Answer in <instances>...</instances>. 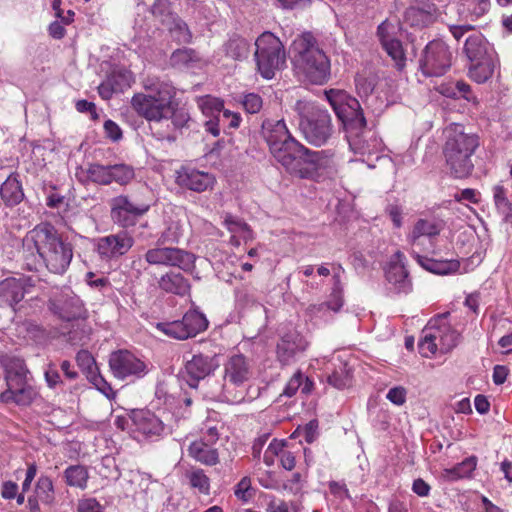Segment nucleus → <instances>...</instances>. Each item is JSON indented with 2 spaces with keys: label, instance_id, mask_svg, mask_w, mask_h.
Returning <instances> with one entry per match:
<instances>
[{
  "label": "nucleus",
  "instance_id": "nucleus-18",
  "mask_svg": "<svg viewBox=\"0 0 512 512\" xmlns=\"http://www.w3.org/2000/svg\"><path fill=\"white\" fill-rule=\"evenodd\" d=\"M109 367L112 374L120 380L142 378L148 372L146 363L126 349L110 354Z\"/></svg>",
  "mask_w": 512,
  "mask_h": 512
},
{
  "label": "nucleus",
  "instance_id": "nucleus-41",
  "mask_svg": "<svg viewBox=\"0 0 512 512\" xmlns=\"http://www.w3.org/2000/svg\"><path fill=\"white\" fill-rule=\"evenodd\" d=\"M122 78L124 79L122 83H116L115 77H108L98 87L100 96L103 99L108 100L112 97L113 93L122 92L124 89L130 87L132 76L129 74H123Z\"/></svg>",
  "mask_w": 512,
  "mask_h": 512
},
{
  "label": "nucleus",
  "instance_id": "nucleus-10",
  "mask_svg": "<svg viewBox=\"0 0 512 512\" xmlns=\"http://www.w3.org/2000/svg\"><path fill=\"white\" fill-rule=\"evenodd\" d=\"M254 375L253 364L242 354L228 357L224 363L222 396L230 403H238L244 398L243 387Z\"/></svg>",
  "mask_w": 512,
  "mask_h": 512
},
{
  "label": "nucleus",
  "instance_id": "nucleus-20",
  "mask_svg": "<svg viewBox=\"0 0 512 512\" xmlns=\"http://www.w3.org/2000/svg\"><path fill=\"white\" fill-rule=\"evenodd\" d=\"M175 181L182 188L201 193L212 189L216 179L211 173L189 166H182L176 171Z\"/></svg>",
  "mask_w": 512,
  "mask_h": 512
},
{
  "label": "nucleus",
  "instance_id": "nucleus-48",
  "mask_svg": "<svg viewBox=\"0 0 512 512\" xmlns=\"http://www.w3.org/2000/svg\"><path fill=\"white\" fill-rule=\"evenodd\" d=\"M169 26L170 33L174 40L178 43L187 44L192 40V33L190 32L187 24L181 20L179 17L173 19Z\"/></svg>",
  "mask_w": 512,
  "mask_h": 512
},
{
  "label": "nucleus",
  "instance_id": "nucleus-50",
  "mask_svg": "<svg viewBox=\"0 0 512 512\" xmlns=\"http://www.w3.org/2000/svg\"><path fill=\"white\" fill-rule=\"evenodd\" d=\"M387 54L395 61L396 65L401 68L404 65L405 55L401 42L398 39H389L381 43Z\"/></svg>",
  "mask_w": 512,
  "mask_h": 512
},
{
  "label": "nucleus",
  "instance_id": "nucleus-26",
  "mask_svg": "<svg viewBox=\"0 0 512 512\" xmlns=\"http://www.w3.org/2000/svg\"><path fill=\"white\" fill-rule=\"evenodd\" d=\"M27 282L23 277H9L0 281V307L9 306L14 309L27 292Z\"/></svg>",
  "mask_w": 512,
  "mask_h": 512
},
{
  "label": "nucleus",
  "instance_id": "nucleus-11",
  "mask_svg": "<svg viewBox=\"0 0 512 512\" xmlns=\"http://www.w3.org/2000/svg\"><path fill=\"white\" fill-rule=\"evenodd\" d=\"M254 53L257 71L264 79L274 78L277 71L286 63V52L280 39L273 33L266 31L255 41Z\"/></svg>",
  "mask_w": 512,
  "mask_h": 512
},
{
  "label": "nucleus",
  "instance_id": "nucleus-30",
  "mask_svg": "<svg viewBox=\"0 0 512 512\" xmlns=\"http://www.w3.org/2000/svg\"><path fill=\"white\" fill-rule=\"evenodd\" d=\"M158 286L166 293L178 296H185L189 294L191 289L188 279H186L181 273L173 271L162 275L158 281Z\"/></svg>",
  "mask_w": 512,
  "mask_h": 512
},
{
  "label": "nucleus",
  "instance_id": "nucleus-37",
  "mask_svg": "<svg viewBox=\"0 0 512 512\" xmlns=\"http://www.w3.org/2000/svg\"><path fill=\"white\" fill-rule=\"evenodd\" d=\"M477 466V457L470 456L452 468L445 469L443 476L449 481L470 477Z\"/></svg>",
  "mask_w": 512,
  "mask_h": 512
},
{
  "label": "nucleus",
  "instance_id": "nucleus-49",
  "mask_svg": "<svg viewBox=\"0 0 512 512\" xmlns=\"http://www.w3.org/2000/svg\"><path fill=\"white\" fill-rule=\"evenodd\" d=\"M151 13L166 25L170 24V22L177 17L172 12L171 2L169 0H155L151 7Z\"/></svg>",
  "mask_w": 512,
  "mask_h": 512
},
{
  "label": "nucleus",
  "instance_id": "nucleus-60",
  "mask_svg": "<svg viewBox=\"0 0 512 512\" xmlns=\"http://www.w3.org/2000/svg\"><path fill=\"white\" fill-rule=\"evenodd\" d=\"M395 27L388 20L383 21L377 28V36L381 43L389 39H395L393 37Z\"/></svg>",
  "mask_w": 512,
  "mask_h": 512
},
{
  "label": "nucleus",
  "instance_id": "nucleus-59",
  "mask_svg": "<svg viewBox=\"0 0 512 512\" xmlns=\"http://www.w3.org/2000/svg\"><path fill=\"white\" fill-rule=\"evenodd\" d=\"M78 512H103L102 505L95 498L81 499L77 506Z\"/></svg>",
  "mask_w": 512,
  "mask_h": 512
},
{
  "label": "nucleus",
  "instance_id": "nucleus-38",
  "mask_svg": "<svg viewBox=\"0 0 512 512\" xmlns=\"http://www.w3.org/2000/svg\"><path fill=\"white\" fill-rule=\"evenodd\" d=\"M491 7L490 0H460L461 12L471 21H476L486 15Z\"/></svg>",
  "mask_w": 512,
  "mask_h": 512
},
{
  "label": "nucleus",
  "instance_id": "nucleus-34",
  "mask_svg": "<svg viewBox=\"0 0 512 512\" xmlns=\"http://www.w3.org/2000/svg\"><path fill=\"white\" fill-rule=\"evenodd\" d=\"M223 49L227 57L242 61L250 54V43L239 35H233L225 42Z\"/></svg>",
  "mask_w": 512,
  "mask_h": 512
},
{
  "label": "nucleus",
  "instance_id": "nucleus-4",
  "mask_svg": "<svg viewBox=\"0 0 512 512\" xmlns=\"http://www.w3.org/2000/svg\"><path fill=\"white\" fill-rule=\"evenodd\" d=\"M296 72L311 84L322 85L330 77V60L310 32L298 36L292 44Z\"/></svg>",
  "mask_w": 512,
  "mask_h": 512
},
{
  "label": "nucleus",
  "instance_id": "nucleus-25",
  "mask_svg": "<svg viewBox=\"0 0 512 512\" xmlns=\"http://www.w3.org/2000/svg\"><path fill=\"white\" fill-rule=\"evenodd\" d=\"M132 420L135 426L134 431L146 439H157L165 431L163 422L149 411L142 410L134 413Z\"/></svg>",
  "mask_w": 512,
  "mask_h": 512
},
{
  "label": "nucleus",
  "instance_id": "nucleus-28",
  "mask_svg": "<svg viewBox=\"0 0 512 512\" xmlns=\"http://www.w3.org/2000/svg\"><path fill=\"white\" fill-rule=\"evenodd\" d=\"M411 256L416 260V262L425 270L435 273V274H449L456 272L460 263L456 259H435L429 258L427 256H423L416 249L410 250Z\"/></svg>",
  "mask_w": 512,
  "mask_h": 512
},
{
  "label": "nucleus",
  "instance_id": "nucleus-31",
  "mask_svg": "<svg viewBox=\"0 0 512 512\" xmlns=\"http://www.w3.org/2000/svg\"><path fill=\"white\" fill-rule=\"evenodd\" d=\"M464 52L470 62L495 56L493 51L488 50V43L480 33L473 34L466 39Z\"/></svg>",
  "mask_w": 512,
  "mask_h": 512
},
{
  "label": "nucleus",
  "instance_id": "nucleus-42",
  "mask_svg": "<svg viewBox=\"0 0 512 512\" xmlns=\"http://www.w3.org/2000/svg\"><path fill=\"white\" fill-rule=\"evenodd\" d=\"M312 387L313 383L308 377L304 376L301 372H296L287 382L283 394L287 397H292L299 389H301L303 394H309Z\"/></svg>",
  "mask_w": 512,
  "mask_h": 512
},
{
  "label": "nucleus",
  "instance_id": "nucleus-36",
  "mask_svg": "<svg viewBox=\"0 0 512 512\" xmlns=\"http://www.w3.org/2000/svg\"><path fill=\"white\" fill-rule=\"evenodd\" d=\"M327 383L342 390L352 384V371L347 363L340 362L331 372H327Z\"/></svg>",
  "mask_w": 512,
  "mask_h": 512
},
{
  "label": "nucleus",
  "instance_id": "nucleus-47",
  "mask_svg": "<svg viewBox=\"0 0 512 512\" xmlns=\"http://www.w3.org/2000/svg\"><path fill=\"white\" fill-rule=\"evenodd\" d=\"M35 493L42 503L52 504L55 498L52 480L47 476H41L36 483Z\"/></svg>",
  "mask_w": 512,
  "mask_h": 512
},
{
  "label": "nucleus",
  "instance_id": "nucleus-7",
  "mask_svg": "<svg viewBox=\"0 0 512 512\" xmlns=\"http://www.w3.org/2000/svg\"><path fill=\"white\" fill-rule=\"evenodd\" d=\"M294 111L299 117V129L309 144L319 147L329 141L334 129L327 110L314 102L298 100Z\"/></svg>",
  "mask_w": 512,
  "mask_h": 512
},
{
  "label": "nucleus",
  "instance_id": "nucleus-44",
  "mask_svg": "<svg viewBox=\"0 0 512 512\" xmlns=\"http://www.w3.org/2000/svg\"><path fill=\"white\" fill-rule=\"evenodd\" d=\"M197 104L202 113L208 118L217 116L224 110L223 101L210 95L199 97L197 99Z\"/></svg>",
  "mask_w": 512,
  "mask_h": 512
},
{
  "label": "nucleus",
  "instance_id": "nucleus-53",
  "mask_svg": "<svg viewBox=\"0 0 512 512\" xmlns=\"http://www.w3.org/2000/svg\"><path fill=\"white\" fill-rule=\"evenodd\" d=\"M493 199L496 207L503 213H510L512 211V204L506 197V189L502 185L493 187Z\"/></svg>",
  "mask_w": 512,
  "mask_h": 512
},
{
  "label": "nucleus",
  "instance_id": "nucleus-39",
  "mask_svg": "<svg viewBox=\"0 0 512 512\" xmlns=\"http://www.w3.org/2000/svg\"><path fill=\"white\" fill-rule=\"evenodd\" d=\"M200 61L198 53L191 48H180L170 56V63L173 67L182 69L195 66Z\"/></svg>",
  "mask_w": 512,
  "mask_h": 512
},
{
  "label": "nucleus",
  "instance_id": "nucleus-3",
  "mask_svg": "<svg viewBox=\"0 0 512 512\" xmlns=\"http://www.w3.org/2000/svg\"><path fill=\"white\" fill-rule=\"evenodd\" d=\"M147 93H136L131 98V107L147 121L159 122L168 119L176 89L167 78L148 76L142 82Z\"/></svg>",
  "mask_w": 512,
  "mask_h": 512
},
{
  "label": "nucleus",
  "instance_id": "nucleus-51",
  "mask_svg": "<svg viewBox=\"0 0 512 512\" xmlns=\"http://www.w3.org/2000/svg\"><path fill=\"white\" fill-rule=\"evenodd\" d=\"M76 362L79 368L90 378L98 372L96 361L87 350H80L76 355Z\"/></svg>",
  "mask_w": 512,
  "mask_h": 512
},
{
  "label": "nucleus",
  "instance_id": "nucleus-14",
  "mask_svg": "<svg viewBox=\"0 0 512 512\" xmlns=\"http://www.w3.org/2000/svg\"><path fill=\"white\" fill-rule=\"evenodd\" d=\"M159 244L145 253V261L150 265L177 267L184 272H192L195 268L196 256L177 247Z\"/></svg>",
  "mask_w": 512,
  "mask_h": 512
},
{
  "label": "nucleus",
  "instance_id": "nucleus-45",
  "mask_svg": "<svg viewBox=\"0 0 512 512\" xmlns=\"http://www.w3.org/2000/svg\"><path fill=\"white\" fill-rule=\"evenodd\" d=\"M88 180L99 185L110 184V165L105 166L97 163L89 164L86 169Z\"/></svg>",
  "mask_w": 512,
  "mask_h": 512
},
{
  "label": "nucleus",
  "instance_id": "nucleus-62",
  "mask_svg": "<svg viewBox=\"0 0 512 512\" xmlns=\"http://www.w3.org/2000/svg\"><path fill=\"white\" fill-rule=\"evenodd\" d=\"M204 126L206 131L209 132L214 137H218L221 132V127H224L223 120L220 117V114L206 120Z\"/></svg>",
  "mask_w": 512,
  "mask_h": 512
},
{
  "label": "nucleus",
  "instance_id": "nucleus-9",
  "mask_svg": "<svg viewBox=\"0 0 512 512\" xmlns=\"http://www.w3.org/2000/svg\"><path fill=\"white\" fill-rule=\"evenodd\" d=\"M459 334L447 322L446 315L431 319L422 331L419 352L429 358L437 351L447 353L456 347Z\"/></svg>",
  "mask_w": 512,
  "mask_h": 512
},
{
  "label": "nucleus",
  "instance_id": "nucleus-43",
  "mask_svg": "<svg viewBox=\"0 0 512 512\" xmlns=\"http://www.w3.org/2000/svg\"><path fill=\"white\" fill-rule=\"evenodd\" d=\"M186 478L192 488L197 489L201 494L208 495L210 492V479L201 468H192L186 472Z\"/></svg>",
  "mask_w": 512,
  "mask_h": 512
},
{
  "label": "nucleus",
  "instance_id": "nucleus-23",
  "mask_svg": "<svg viewBox=\"0 0 512 512\" xmlns=\"http://www.w3.org/2000/svg\"><path fill=\"white\" fill-rule=\"evenodd\" d=\"M439 16L437 6L429 0H416L405 12L406 22L413 27H425L436 21Z\"/></svg>",
  "mask_w": 512,
  "mask_h": 512
},
{
  "label": "nucleus",
  "instance_id": "nucleus-1",
  "mask_svg": "<svg viewBox=\"0 0 512 512\" xmlns=\"http://www.w3.org/2000/svg\"><path fill=\"white\" fill-rule=\"evenodd\" d=\"M325 96L345 126L351 151L360 156L376 153L380 142L375 133L367 129L359 101L343 90L331 89L325 92Z\"/></svg>",
  "mask_w": 512,
  "mask_h": 512
},
{
  "label": "nucleus",
  "instance_id": "nucleus-6",
  "mask_svg": "<svg viewBox=\"0 0 512 512\" xmlns=\"http://www.w3.org/2000/svg\"><path fill=\"white\" fill-rule=\"evenodd\" d=\"M480 145L476 134L465 133L459 124L447 129L443 155L450 174L459 179L467 178L474 170L472 156Z\"/></svg>",
  "mask_w": 512,
  "mask_h": 512
},
{
  "label": "nucleus",
  "instance_id": "nucleus-16",
  "mask_svg": "<svg viewBox=\"0 0 512 512\" xmlns=\"http://www.w3.org/2000/svg\"><path fill=\"white\" fill-rule=\"evenodd\" d=\"M207 327L206 317L195 310L186 312L181 320L158 323L156 326L163 334L177 340L195 337L198 333L206 330Z\"/></svg>",
  "mask_w": 512,
  "mask_h": 512
},
{
  "label": "nucleus",
  "instance_id": "nucleus-61",
  "mask_svg": "<svg viewBox=\"0 0 512 512\" xmlns=\"http://www.w3.org/2000/svg\"><path fill=\"white\" fill-rule=\"evenodd\" d=\"M356 90L360 97L369 96L374 90V84L371 80H368L364 77H357L356 80Z\"/></svg>",
  "mask_w": 512,
  "mask_h": 512
},
{
  "label": "nucleus",
  "instance_id": "nucleus-58",
  "mask_svg": "<svg viewBox=\"0 0 512 512\" xmlns=\"http://www.w3.org/2000/svg\"><path fill=\"white\" fill-rule=\"evenodd\" d=\"M169 116L171 117L172 124L176 128L184 127L187 124V122L190 120L189 113L183 108L174 109L172 107V110H171Z\"/></svg>",
  "mask_w": 512,
  "mask_h": 512
},
{
  "label": "nucleus",
  "instance_id": "nucleus-15",
  "mask_svg": "<svg viewBox=\"0 0 512 512\" xmlns=\"http://www.w3.org/2000/svg\"><path fill=\"white\" fill-rule=\"evenodd\" d=\"M109 205L112 220L123 228L134 226L151 207L149 203L132 199L128 195L112 198Z\"/></svg>",
  "mask_w": 512,
  "mask_h": 512
},
{
  "label": "nucleus",
  "instance_id": "nucleus-17",
  "mask_svg": "<svg viewBox=\"0 0 512 512\" xmlns=\"http://www.w3.org/2000/svg\"><path fill=\"white\" fill-rule=\"evenodd\" d=\"M219 365L216 352H198L185 360L181 375L190 387L196 388L199 381L213 374Z\"/></svg>",
  "mask_w": 512,
  "mask_h": 512
},
{
  "label": "nucleus",
  "instance_id": "nucleus-54",
  "mask_svg": "<svg viewBox=\"0 0 512 512\" xmlns=\"http://www.w3.org/2000/svg\"><path fill=\"white\" fill-rule=\"evenodd\" d=\"M234 494L243 502L249 501L253 497L251 479L247 476L243 477L235 486Z\"/></svg>",
  "mask_w": 512,
  "mask_h": 512
},
{
  "label": "nucleus",
  "instance_id": "nucleus-35",
  "mask_svg": "<svg viewBox=\"0 0 512 512\" xmlns=\"http://www.w3.org/2000/svg\"><path fill=\"white\" fill-rule=\"evenodd\" d=\"M223 225L231 234L239 235L245 242L254 239V232L251 227L245 221L231 213H224Z\"/></svg>",
  "mask_w": 512,
  "mask_h": 512
},
{
  "label": "nucleus",
  "instance_id": "nucleus-56",
  "mask_svg": "<svg viewBox=\"0 0 512 512\" xmlns=\"http://www.w3.org/2000/svg\"><path fill=\"white\" fill-rule=\"evenodd\" d=\"M90 380L93 382L96 388L107 398H113L115 396V392L113 391L111 385L97 372L95 375L90 377Z\"/></svg>",
  "mask_w": 512,
  "mask_h": 512
},
{
  "label": "nucleus",
  "instance_id": "nucleus-64",
  "mask_svg": "<svg viewBox=\"0 0 512 512\" xmlns=\"http://www.w3.org/2000/svg\"><path fill=\"white\" fill-rule=\"evenodd\" d=\"M220 117L223 120L224 126L237 128L240 125L241 117L238 113H234L229 110H223V112L220 113Z\"/></svg>",
  "mask_w": 512,
  "mask_h": 512
},
{
  "label": "nucleus",
  "instance_id": "nucleus-21",
  "mask_svg": "<svg viewBox=\"0 0 512 512\" xmlns=\"http://www.w3.org/2000/svg\"><path fill=\"white\" fill-rule=\"evenodd\" d=\"M134 239L126 231L101 237L97 241V252L102 259L118 258L133 246Z\"/></svg>",
  "mask_w": 512,
  "mask_h": 512
},
{
  "label": "nucleus",
  "instance_id": "nucleus-46",
  "mask_svg": "<svg viewBox=\"0 0 512 512\" xmlns=\"http://www.w3.org/2000/svg\"><path fill=\"white\" fill-rule=\"evenodd\" d=\"M110 184L127 185L135 176L134 169L126 164L110 165Z\"/></svg>",
  "mask_w": 512,
  "mask_h": 512
},
{
  "label": "nucleus",
  "instance_id": "nucleus-40",
  "mask_svg": "<svg viewBox=\"0 0 512 512\" xmlns=\"http://www.w3.org/2000/svg\"><path fill=\"white\" fill-rule=\"evenodd\" d=\"M66 484L84 490L87 487L89 473L85 466L71 465L64 471Z\"/></svg>",
  "mask_w": 512,
  "mask_h": 512
},
{
  "label": "nucleus",
  "instance_id": "nucleus-33",
  "mask_svg": "<svg viewBox=\"0 0 512 512\" xmlns=\"http://www.w3.org/2000/svg\"><path fill=\"white\" fill-rule=\"evenodd\" d=\"M496 57H486L484 59L471 62L469 67V76L477 83H484L490 79L496 67Z\"/></svg>",
  "mask_w": 512,
  "mask_h": 512
},
{
  "label": "nucleus",
  "instance_id": "nucleus-29",
  "mask_svg": "<svg viewBox=\"0 0 512 512\" xmlns=\"http://www.w3.org/2000/svg\"><path fill=\"white\" fill-rule=\"evenodd\" d=\"M188 455L206 466H214L219 463L218 450L205 439L193 441L188 447Z\"/></svg>",
  "mask_w": 512,
  "mask_h": 512
},
{
  "label": "nucleus",
  "instance_id": "nucleus-22",
  "mask_svg": "<svg viewBox=\"0 0 512 512\" xmlns=\"http://www.w3.org/2000/svg\"><path fill=\"white\" fill-rule=\"evenodd\" d=\"M445 222L438 218H420L418 219L411 232L407 235V242L412 249L423 245V238L429 239V242L433 244V240L440 232L444 229Z\"/></svg>",
  "mask_w": 512,
  "mask_h": 512
},
{
  "label": "nucleus",
  "instance_id": "nucleus-52",
  "mask_svg": "<svg viewBox=\"0 0 512 512\" xmlns=\"http://www.w3.org/2000/svg\"><path fill=\"white\" fill-rule=\"evenodd\" d=\"M182 227L179 222H172L165 231L162 232L159 237L157 243L166 244V243H178L179 239L182 237Z\"/></svg>",
  "mask_w": 512,
  "mask_h": 512
},
{
  "label": "nucleus",
  "instance_id": "nucleus-63",
  "mask_svg": "<svg viewBox=\"0 0 512 512\" xmlns=\"http://www.w3.org/2000/svg\"><path fill=\"white\" fill-rule=\"evenodd\" d=\"M236 301L242 306H248L254 304L256 299L249 289L239 288L236 290Z\"/></svg>",
  "mask_w": 512,
  "mask_h": 512
},
{
  "label": "nucleus",
  "instance_id": "nucleus-2",
  "mask_svg": "<svg viewBox=\"0 0 512 512\" xmlns=\"http://www.w3.org/2000/svg\"><path fill=\"white\" fill-rule=\"evenodd\" d=\"M23 253L39 257L46 268L55 274H63L73 258L72 244L66 242L50 223H40L23 239Z\"/></svg>",
  "mask_w": 512,
  "mask_h": 512
},
{
  "label": "nucleus",
  "instance_id": "nucleus-57",
  "mask_svg": "<svg viewBox=\"0 0 512 512\" xmlns=\"http://www.w3.org/2000/svg\"><path fill=\"white\" fill-rule=\"evenodd\" d=\"M407 391L402 386L389 389L386 398L393 404L401 406L406 402Z\"/></svg>",
  "mask_w": 512,
  "mask_h": 512
},
{
  "label": "nucleus",
  "instance_id": "nucleus-13",
  "mask_svg": "<svg viewBox=\"0 0 512 512\" xmlns=\"http://www.w3.org/2000/svg\"><path fill=\"white\" fill-rule=\"evenodd\" d=\"M452 60L450 47L442 40H433L423 51L420 69L426 77H439L450 69Z\"/></svg>",
  "mask_w": 512,
  "mask_h": 512
},
{
  "label": "nucleus",
  "instance_id": "nucleus-24",
  "mask_svg": "<svg viewBox=\"0 0 512 512\" xmlns=\"http://www.w3.org/2000/svg\"><path fill=\"white\" fill-rule=\"evenodd\" d=\"M308 342L296 330L284 334L277 344V357L282 364H289L297 354L306 350Z\"/></svg>",
  "mask_w": 512,
  "mask_h": 512
},
{
  "label": "nucleus",
  "instance_id": "nucleus-55",
  "mask_svg": "<svg viewBox=\"0 0 512 512\" xmlns=\"http://www.w3.org/2000/svg\"><path fill=\"white\" fill-rule=\"evenodd\" d=\"M242 105L248 113L254 114L261 110L263 101L260 95L248 93L243 96Z\"/></svg>",
  "mask_w": 512,
  "mask_h": 512
},
{
  "label": "nucleus",
  "instance_id": "nucleus-5",
  "mask_svg": "<svg viewBox=\"0 0 512 512\" xmlns=\"http://www.w3.org/2000/svg\"><path fill=\"white\" fill-rule=\"evenodd\" d=\"M293 146L297 150L292 157L291 165L285 167L287 172L318 183L336 179L339 165L332 150L314 151L302 144Z\"/></svg>",
  "mask_w": 512,
  "mask_h": 512
},
{
  "label": "nucleus",
  "instance_id": "nucleus-12",
  "mask_svg": "<svg viewBox=\"0 0 512 512\" xmlns=\"http://www.w3.org/2000/svg\"><path fill=\"white\" fill-rule=\"evenodd\" d=\"M262 136L269 146L274 158L285 168L292 163L297 149L294 144L301 145L289 132L284 120L266 119L262 123Z\"/></svg>",
  "mask_w": 512,
  "mask_h": 512
},
{
  "label": "nucleus",
  "instance_id": "nucleus-19",
  "mask_svg": "<svg viewBox=\"0 0 512 512\" xmlns=\"http://www.w3.org/2000/svg\"><path fill=\"white\" fill-rule=\"evenodd\" d=\"M49 310L64 321L85 319L87 310L82 300L71 290H64L50 298Z\"/></svg>",
  "mask_w": 512,
  "mask_h": 512
},
{
  "label": "nucleus",
  "instance_id": "nucleus-27",
  "mask_svg": "<svg viewBox=\"0 0 512 512\" xmlns=\"http://www.w3.org/2000/svg\"><path fill=\"white\" fill-rule=\"evenodd\" d=\"M405 259V255L401 251L395 252L386 272V277L390 283L398 286L399 291L408 293L411 290V283L408 279Z\"/></svg>",
  "mask_w": 512,
  "mask_h": 512
},
{
  "label": "nucleus",
  "instance_id": "nucleus-32",
  "mask_svg": "<svg viewBox=\"0 0 512 512\" xmlns=\"http://www.w3.org/2000/svg\"><path fill=\"white\" fill-rule=\"evenodd\" d=\"M0 194L6 205L13 206L20 203L24 197L22 185L17 174H11L1 185Z\"/></svg>",
  "mask_w": 512,
  "mask_h": 512
},
{
  "label": "nucleus",
  "instance_id": "nucleus-8",
  "mask_svg": "<svg viewBox=\"0 0 512 512\" xmlns=\"http://www.w3.org/2000/svg\"><path fill=\"white\" fill-rule=\"evenodd\" d=\"M1 364L5 370L7 389L0 394V401L5 404L15 403L19 406L30 405L37 392L28 384V369L24 360L14 356H3Z\"/></svg>",
  "mask_w": 512,
  "mask_h": 512
}]
</instances>
